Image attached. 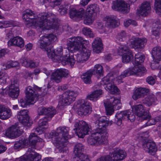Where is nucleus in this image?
Segmentation results:
<instances>
[{
	"instance_id": "864d4df0",
	"label": "nucleus",
	"mask_w": 161,
	"mask_h": 161,
	"mask_svg": "<svg viewBox=\"0 0 161 161\" xmlns=\"http://www.w3.org/2000/svg\"><path fill=\"white\" fill-rule=\"evenodd\" d=\"M9 89L18 90L19 89V83L17 78H14L12 80Z\"/></svg>"
},
{
	"instance_id": "7c9ffc66",
	"label": "nucleus",
	"mask_w": 161,
	"mask_h": 161,
	"mask_svg": "<svg viewBox=\"0 0 161 161\" xmlns=\"http://www.w3.org/2000/svg\"><path fill=\"white\" fill-rule=\"evenodd\" d=\"M36 134V133H32L30 134L29 137V142L30 144L29 148H31L33 150H34L33 149L35 148V145L39 140Z\"/></svg>"
},
{
	"instance_id": "2f4dec72",
	"label": "nucleus",
	"mask_w": 161,
	"mask_h": 161,
	"mask_svg": "<svg viewBox=\"0 0 161 161\" xmlns=\"http://www.w3.org/2000/svg\"><path fill=\"white\" fill-rule=\"evenodd\" d=\"M84 151L83 145L80 143H78L75 145L74 150V153L75 157L80 156L82 155H85L83 153Z\"/></svg>"
},
{
	"instance_id": "6ab92c4d",
	"label": "nucleus",
	"mask_w": 161,
	"mask_h": 161,
	"mask_svg": "<svg viewBox=\"0 0 161 161\" xmlns=\"http://www.w3.org/2000/svg\"><path fill=\"white\" fill-rule=\"evenodd\" d=\"M97 123L98 126V127L96 129H99L102 130H104L107 133L106 138L108 136V134L107 130L106 127L108 125H111L112 124L111 121L107 120L105 117H103L100 118L97 121Z\"/></svg>"
},
{
	"instance_id": "a19ab883",
	"label": "nucleus",
	"mask_w": 161,
	"mask_h": 161,
	"mask_svg": "<svg viewBox=\"0 0 161 161\" xmlns=\"http://www.w3.org/2000/svg\"><path fill=\"white\" fill-rule=\"evenodd\" d=\"M28 143V141L25 139H22L16 142L14 144V148L15 150L21 149L26 145Z\"/></svg>"
},
{
	"instance_id": "f3484780",
	"label": "nucleus",
	"mask_w": 161,
	"mask_h": 161,
	"mask_svg": "<svg viewBox=\"0 0 161 161\" xmlns=\"http://www.w3.org/2000/svg\"><path fill=\"white\" fill-rule=\"evenodd\" d=\"M38 16H36L34 12L30 9H27L23 12L22 18L26 22V24L33 23L36 21L38 19Z\"/></svg>"
},
{
	"instance_id": "a878e982",
	"label": "nucleus",
	"mask_w": 161,
	"mask_h": 161,
	"mask_svg": "<svg viewBox=\"0 0 161 161\" xmlns=\"http://www.w3.org/2000/svg\"><path fill=\"white\" fill-rule=\"evenodd\" d=\"M92 47L94 52L97 53H100L103 49L101 39L99 37L95 38L92 43Z\"/></svg>"
},
{
	"instance_id": "412c9836",
	"label": "nucleus",
	"mask_w": 161,
	"mask_h": 161,
	"mask_svg": "<svg viewBox=\"0 0 161 161\" xmlns=\"http://www.w3.org/2000/svg\"><path fill=\"white\" fill-rule=\"evenodd\" d=\"M149 90L148 89L140 87L135 90L132 96L133 98L136 100L138 98L144 97L149 93Z\"/></svg>"
},
{
	"instance_id": "bb28decb",
	"label": "nucleus",
	"mask_w": 161,
	"mask_h": 161,
	"mask_svg": "<svg viewBox=\"0 0 161 161\" xmlns=\"http://www.w3.org/2000/svg\"><path fill=\"white\" fill-rule=\"evenodd\" d=\"M151 9L150 3L148 2H146L142 4L139 13L142 16H146L150 13Z\"/></svg>"
},
{
	"instance_id": "f704fd0d",
	"label": "nucleus",
	"mask_w": 161,
	"mask_h": 161,
	"mask_svg": "<svg viewBox=\"0 0 161 161\" xmlns=\"http://www.w3.org/2000/svg\"><path fill=\"white\" fill-rule=\"evenodd\" d=\"M93 73V70H90L84 73L81 75V78L85 83L90 84L91 83V77Z\"/></svg>"
},
{
	"instance_id": "a211bd4d",
	"label": "nucleus",
	"mask_w": 161,
	"mask_h": 161,
	"mask_svg": "<svg viewBox=\"0 0 161 161\" xmlns=\"http://www.w3.org/2000/svg\"><path fill=\"white\" fill-rule=\"evenodd\" d=\"M142 146L146 152L150 154L155 152L157 150L155 143L147 139L143 140Z\"/></svg>"
},
{
	"instance_id": "c756f323",
	"label": "nucleus",
	"mask_w": 161,
	"mask_h": 161,
	"mask_svg": "<svg viewBox=\"0 0 161 161\" xmlns=\"http://www.w3.org/2000/svg\"><path fill=\"white\" fill-rule=\"evenodd\" d=\"M82 39L85 41L84 43H80V48L79 49L80 50H77L76 51H78L80 54L82 55V56L84 57L85 59L86 60H87L89 58L90 55V53L89 50L87 49L83 45V44H86L87 42V40L84 39L82 38Z\"/></svg>"
},
{
	"instance_id": "ea45409f",
	"label": "nucleus",
	"mask_w": 161,
	"mask_h": 161,
	"mask_svg": "<svg viewBox=\"0 0 161 161\" xmlns=\"http://www.w3.org/2000/svg\"><path fill=\"white\" fill-rule=\"evenodd\" d=\"M69 11V14L70 17L72 19L75 17H81L84 13L83 10H81V11H80L74 8L70 9Z\"/></svg>"
},
{
	"instance_id": "052dcab7",
	"label": "nucleus",
	"mask_w": 161,
	"mask_h": 161,
	"mask_svg": "<svg viewBox=\"0 0 161 161\" xmlns=\"http://www.w3.org/2000/svg\"><path fill=\"white\" fill-rule=\"evenodd\" d=\"M104 104L106 108L107 115H111L114 112V108L111 106H109V105L107 103H104Z\"/></svg>"
},
{
	"instance_id": "9d476101",
	"label": "nucleus",
	"mask_w": 161,
	"mask_h": 161,
	"mask_svg": "<svg viewBox=\"0 0 161 161\" xmlns=\"http://www.w3.org/2000/svg\"><path fill=\"white\" fill-rule=\"evenodd\" d=\"M41 156L39 153L29 148L26 153L19 158L16 159L17 161H40Z\"/></svg>"
},
{
	"instance_id": "39448f33",
	"label": "nucleus",
	"mask_w": 161,
	"mask_h": 161,
	"mask_svg": "<svg viewBox=\"0 0 161 161\" xmlns=\"http://www.w3.org/2000/svg\"><path fill=\"white\" fill-rule=\"evenodd\" d=\"M37 113L39 115H46L43 118L40 119L38 122L39 126H43L46 125L47 121L56 114V111L53 107L46 108L42 107L38 108Z\"/></svg>"
},
{
	"instance_id": "7ed1b4c3",
	"label": "nucleus",
	"mask_w": 161,
	"mask_h": 161,
	"mask_svg": "<svg viewBox=\"0 0 161 161\" xmlns=\"http://www.w3.org/2000/svg\"><path fill=\"white\" fill-rule=\"evenodd\" d=\"M69 128L66 127H60L56 131L51 133L52 140L55 142L57 148L60 153L64 152V148L68 144V132Z\"/></svg>"
},
{
	"instance_id": "6e6d98bb",
	"label": "nucleus",
	"mask_w": 161,
	"mask_h": 161,
	"mask_svg": "<svg viewBox=\"0 0 161 161\" xmlns=\"http://www.w3.org/2000/svg\"><path fill=\"white\" fill-rule=\"evenodd\" d=\"M19 93V90L9 89L8 95L13 98H17Z\"/></svg>"
},
{
	"instance_id": "393cba45",
	"label": "nucleus",
	"mask_w": 161,
	"mask_h": 161,
	"mask_svg": "<svg viewBox=\"0 0 161 161\" xmlns=\"http://www.w3.org/2000/svg\"><path fill=\"white\" fill-rule=\"evenodd\" d=\"M12 115L11 110L4 105L0 104V119H6L10 117Z\"/></svg>"
},
{
	"instance_id": "603ef678",
	"label": "nucleus",
	"mask_w": 161,
	"mask_h": 161,
	"mask_svg": "<svg viewBox=\"0 0 161 161\" xmlns=\"http://www.w3.org/2000/svg\"><path fill=\"white\" fill-rule=\"evenodd\" d=\"M73 161H90V160L87 155H82L80 156L74 157Z\"/></svg>"
},
{
	"instance_id": "e2e57ef3",
	"label": "nucleus",
	"mask_w": 161,
	"mask_h": 161,
	"mask_svg": "<svg viewBox=\"0 0 161 161\" xmlns=\"http://www.w3.org/2000/svg\"><path fill=\"white\" fill-rule=\"evenodd\" d=\"M110 78V77L109 75H107L104 77L102 79L101 82V84L105 86L106 85H108V84L113 82V81Z\"/></svg>"
},
{
	"instance_id": "69168bd1",
	"label": "nucleus",
	"mask_w": 161,
	"mask_h": 161,
	"mask_svg": "<svg viewBox=\"0 0 161 161\" xmlns=\"http://www.w3.org/2000/svg\"><path fill=\"white\" fill-rule=\"evenodd\" d=\"M30 60L28 59L23 58L20 60V62L23 66L26 67H29L30 64Z\"/></svg>"
},
{
	"instance_id": "a18cd8bd",
	"label": "nucleus",
	"mask_w": 161,
	"mask_h": 161,
	"mask_svg": "<svg viewBox=\"0 0 161 161\" xmlns=\"http://www.w3.org/2000/svg\"><path fill=\"white\" fill-rule=\"evenodd\" d=\"M130 50L128 47L125 45H122L118 48L117 53L119 55L122 56Z\"/></svg>"
},
{
	"instance_id": "4c0bfd02",
	"label": "nucleus",
	"mask_w": 161,
	"mask_h": 161,
	"mask_svg": "<svg viewBox=\"0 0 161 161\" xmlns=\"http://www.w3.org/2000/svg\"><path fill=\"white\" fill-rule=\"evenodd\" d=\"M86 11L88 13L95 16L99 12V8L97 4H91L88 6Z\"/></svg>"
},
{
	"instance_id": "3c124183",
	"label": "nucleus",
	"mask_w": 161,
	"mask_h": 161,
	"mask_svg": "<svg viewBox=\"0 0 161 161\" xmlns=\"http://www.w3.org/2000/svg\"><path fill=\"white\" fill-rule=\"evenodd\" d=\"M28 111L26 110H23L20 111L19 113L18 118L19 121H23V119L27 117L29 115L28 114Z\"/></svg>"
},
{
	"instance_id": "f8f14e48",
	"label": "nucleus",
	"mask_w": 161,
	"mask_h": 161,
	"mask_svg": "<svg viewBox=\"0 0 161 161\" xmlns=\"http://www.w3.org/2000/svg\"><path fill=\"white\" fill-rule=\"evenodd\" d=\"M56 38V36L52 34H50L47 36H43L41 37L38 42L40 48L42 49H44L47 51L48 55V52L51 50L47 47L49 46L52 41Z\"/></svg>"
},
{
	"instance_id": "473e14b6",
	"label": "nucleus",
	"mask_w": 161,
	"mask_h": 161,
	"mask_svg": "<svg viewBox=\"0 0 161 161\" xmlns=\"http://www.w3.org/2000/svg\"><path fill=\"white\" fill-rule=\"evenodd\" d=\"M102 94V91L97 90L94 91L90 94L86 96V99L93 101H97L100 97V96Z\"/></svg>"
},
{
	"instance_id": "bf43d9fd",
	"label": "nucleus",
	"mask_w": 161,
	"mask_h": 161,
	"mask_svg": "<svg viewBox=\"0 0 161 161\" xmlns=\"http://www.w3.org/2000/svg\"><path fill=\"white\" fill-rule=\"evenodd\" d=\"M8 78L6 74L3 73L2 72L0 71V83L4 84L6 83Z\"/></svg>"
},
{
	"instance_id": "f03ea898",
	"label": "nucleus",
	"mask_w": 161,
	"mask_h": 161,
	"mask_svg": "<svg viewBox=\"0 0 161 161\" xmlns=\"http://www.w3.org/2000/svg\"><path fill=\"white\" fill-rule=\"evenodd\" d=\"M38 18L37 20L36 21V25L43 29L57 30L59 27L58 18L53 14L41 13L38 14Z\"/></svg>"
},
{
	"instance_id": "f257e3e1",
	"label": "nucleus",
	"mask_w": 161,
	"mask_h": 161,
	"mask_svg": "<svg viewBox=\"0 0 161 161\" xmlns=\"http://www.w3.org/2000/svg\"><path fill=\"white\" fill-rule=\"evenodd\" d=\"M69 43L67 44V48H63L60 46L54 50H50L48 52V56L54 62L61 63L63 65L69 64L71 66L74 65L75 60L72 56H70L69 51L75 52L80 50V43H84L85 41L81 37H72L68 39Z\"/></svg>"
},
{
	"instance_id": "13d9d810",
	"label": "nucleus",
	"mask_w": 161,
	"mask_h": 161,
	"mask_svg": "<svg viewBox=\"0 0 161 161\" xmlns=\"http://www.w3.org/2000/svg\"><path fill=\"white\" fill-rule=\"evenodd\" d=\"M24 125L30 127L32 124V121L30 119L29 116L23 119V121H19Z\"/></svg>"
},
{
	"instance_id": "5fc2aeb1",
	"label": "nucleus",
	"mask_w": 161,
	"mask_h": 161,
	"mask_svg": "<svg viewBox=\"0 0 161 161\" xmlns=\"http://www.w3.org/2000/svg\"><path fill=\"white\" fill-rule=\"evenodd\" d=\"M82 32L84 34L89 36L91 38H93L94 36V34L90 28L84 27L82 29Z\"/></svg>"
},
{
	"instance_id": "1a4fd4ad",
	"label": "nucleus",
	"mask_w": 161,
	"mask_h": 161,
	"mask_svg": "<svg viewBox=\"0 0 161 161\" xmlns=\"http://www.w3.org/2000/svg\"><path fill=\"white\" fill-rule=\"evenodd\" d=\"M115 117V121L116 122L117 124L119 126L121 124L122 120L125 119L133 122L134 121L135 119V115L130 110L118 112Z\"/></svg>"
},
{
	"instance_id": "c9c22d12",
	"label": "nucleus",
	"mask_w": 161,
	"mask_h": 161,
	"mask_svg": "<svg viewBox=\"0 0 161 161\" xmlns=\"http://www.w3.org/2000/svg\"><path fill=\"white\" fill-rule=\"evenodd\" d=\"M104 87L106 90L112 94H117L119 91V90L118 88L114 86L113 82L108 84Z\"/></svg>"
},
{
	"instance_id": "5701e85b",
	"label": "nucleus",
	"mask_w": 161,
	"mask_h": 161,
	"mask_svg": "<svg viewBox=\"0 0 161 161\" xmlns=\"http://www.w3.org/2000/svg\"><path fill=\"white\" fill-rule=\"evenodd\" d=\"M147 41V39L145 38H136L131 42V44L133 48L135 49H142L144 47L145 44Z\"/></svg>"
},
{
	"instance_id": "72a5a7b5",
	"label": "nucleus",
	"mask_w": 161,
	"mask_h": 161,
	"mask_svg": "<svg viewBox=\"0 0 161 161\" xmlns=\"http://www.w3.org/2000/svg\"><path fill=\"white\" fill-rule=\"evenodd\" d=\"M107 103L111 106L116 110H119L121 107V104L120 101L118 99L114 97H112Z\"/></svg>"
},
{
	"instance_id": "e433bc0d",
	"label": "nucleus",
	"mask_w": 161,
	"mask_h": 161,
	"mask_svg": "<svg viewBox=\"0 0 161 161\" xmlns=\"http://www.w3.org/2000/svg\"><path fill=\"white\" fill-rule=\"evenodd\" d=\"M156 100L157 99L155 97L154 95H150L143 99L142 102L144 104H146L149 107L152 104H154Z\"/></svg>"
},
{
	"instance_id": "58836bf2",
	"label": "nucleus",
	"mask_w": 161,
	"mask_h": 161,
	"mask_svg": "<svg viewBox=\"0 0 161 161\" xmlns=\"http://www.w3.org/2000/svg\"><path fill=\"white\" fill-rule=\"evenodd\" d=\"M133 58V54L132 51L130 50L122 56V61L124 63H128L132 61Z\"/></svg>"
},
{
	"instance_id": "680f3d73",
	"label": "nucleus",
	"mask_w": 161,
	"mask_h": 161,
	"mask_svg": "<svg viewBox=\"0 0 161 161\" xmlns=\"http://www.w3.org/2000/svg\"><path fill=\"white\" fill-rule=\"evenodd\" d=\"M130 71L129 70V68L128 69H127L123 72L119 76H118V78L119 80H122L123 78L125 77L132 75Z\"/></svg>"
},
{
	"instance_id": "49530a36",
	"label": "nucleus",
	"mask_w": 161,
	"mask_h": 161,
	"mask_svg": "<svg viewBox=\"0 0 161 161\" xmlns=\"http://www.w3.org/2000/svg\"><path fill=\"white\" fill-rule=\"evenodd\" d=\"M95 16L88 13L84 17V23L86 25L92 24L94 18Z\"/></svg>"
},
{
	"instance_id": "c03bdc74",
	"label": "nucleus",
	"mask_w": 161,
	"mask_h": 161,
	"mask_svg": "<svg viewBox=\"0 0 161 161\" xmlns=\"http://www.w3.org/2000/svg\"><path fill=\"white\" fill-rule=\"evenodd\" d=\"M3 69H7L12 67L18 66L19 64L18 62L11 61L7 62V64L3 63Z\"/></svg>"
},
{
	"instance_id": "cd10ccee",
	"label": "nucleus",
	"mask_w": 161,
	"mask_h": 161,
	"mask_svg": "<svg viewBox=\"0 0 161 161\" xmlns=\"http://www.w3.org/2000/svg\"><path fill=\"white\" fill-rule=\"evenodd\" d=\"M104 19L106 21L107 25L112 28L116 27L119 24L118 20L115 16H106Z\"/></svg>"
},
{
	"instance_id": "37998d69",
	"label": "nucleus",
	"mask_w": 161,
	"mask_h": 161,
	"mask_svg": "<svg viewBox=\"0 0 161 161\" xmlns=\"http://www.w3.org/2000/svg\"><path fill=\"white\" fill-rule=\"evenodd\" d=\"M126 34L125 32L122 31L119 33L116 37V41L119 44L125 40Z\"/></svg>"
},
{
	"instance_id": "2eb2a0df",
	"label": "nucleus",
	"mask_w": 161,
	"mask_h": 161,
	"mask_svg": "<svg viewBox=\"0 0 161 161\" xmlns=\"http://www.w3.org/2000/svg\"><path fill=\"white\" fill-rule=\"evenodd\" d=\"M69 75V71L66 69H57L52 73L51 79L57 83H59L61 81L62 77L67 78L68 77Z\"/></svg>"
},
{
	"instance_id": "4d7b16f0",
	"label": "nucleus",
	"mask_w": 161,
	"mask_h": 161,
	"mask_svg": "<svg viewBox=\"0 0 161 161\" xmlns=\"http://www.w3.org/2000/svg\"><path fill=\"white\" fill-rule=\"evenodd\" d=\"M103 67L100 64H97L94 68L93 71H95L96 73L100 76H103Z\"/></svg>"
},
{
	"instance_id": "09e8293b",
	"label": "nucleus",
	"mask_w": 161,
	"mask_h": 161,
	"mask_svg": "<svg viewBox=\"0 0 161 161\" xmlns=\"http://www.w3.org/2000/svg\"><path fill=\"white\" fill-rule=\"evenodd\" d=\"M154 8L156 13L161 16V0H155Z\"/></svg>"
},
{
	"instance_id": "338daca9",
	"label": "nucleus",
	"mask_w": 161,
	"mask_h": 161,
	"mask_svg": "<svg viewBox=\"0 0 161 161\" xmlns=\"http://www.w3.org/2000/svg\"><path fill=\"white\" fill-rule=\"evenodd\" d=\"M160 29L161 28H153V30L152 31V34L157 38H158L159 37Z\"/></svg>"
},
{
	"instance_id": "4468645a",
	"label": "nucleus",
	"mask_w": 161,
	"mask_h": 161,
	"mask_svg": "<svg viewBox=\"0 0 161 161\" xmlns=\"http://www.w3.org/2000/svg\"><path fill=\"white\" fill-rule=\"evenodd\" d=\"M77 104L79 105L78 113L80 116L86 115L89 113L91 109V104L88 101L84 100L78 101Z\"/></svg>"
},
{
	"instance_id": "b1692460",
	"label": "nucleus",
	"mask_w": 161,
	"mask_h": 161,
	"mask_svg": "<svg viewBox=\"0 0 161 161\" xmlns=\"http://www.w3.org/2000/svg\"><path fill=\"white\" fill-rule=\"evenodd\" d=\"M8 44L9 46H14L22 48L24 46V42L22 38L17 36L10 39L8 41Z\"/></svg>"
},
{
	"instance_id": "aec40b11",
	"label": "nucleus",
	"mask_w": 161,
	"mask_h": 161,
	"mask_svg": "<svg viewBox=\"0 0 161 161\" xmlns=\"http://www.w3.org/2000/svg\"><path fill=\"white\" fill-rule=\"evenodd\" d=\"M126 156V153L122 150L114 151L110 155L112 161H119L124 159Z\"/></svg>"
},
{
	"instance_id": "de8ad7c7",
	"label": "nucleus",
	"mask_w": 161,
	"mask_h": 161,
	"mask_svg": "<svg viewBox=\"0 0 161 161\" xmlns=\"http://www.w3.org/2000/svg\"><path fill=\"white\" fill-rule=\"evenodd\" d=\"M61 0H44V3H48L49 5L52 7H54L60 4Z\"/></svg>"
},
{
	"instance_id": "0eeeda50",
	"label": "nucleus",
	"mask_w": 161,
	"mask_h": 161,
	"mask_svg": "<svg viewBox=\"0 0 161 161\" xmlns=\"http://www.w3.org/2000/svg\"><path fill=\"white\" fill-rule=\"evenodd\" d=\"M74 130L79 137L83 138L89 134L90 128L88 124L85 121L81 120L75 122L74 124Z\"/></svg>"
},
{
	"instance_id": "dca6fc26",
	"label": "nucleus",
	"mask_w": 161,
	"mask_h": 161,
	"mask_svg": "<svg viewBox=\"0 0 161 161\" xmlns=\"http://www.w3.org/2000/svg\"><path fill=\"white\" fill-rule=\"evenodd\" d=\"M19 128L18 125L16 123L12 125L6 131V136L12 139L19 136L21 134L22 131L19 130Z\"/></svg>"
},
{
	"instance_id": "8fccbe9b",
	"label": "nucleus",
	"mask_w": 161,
	"mask_h": 161,
	"mask_svg": "<svg viewBox=\"0 0 161 161\" xmlns=\"http://www.w3.org/2000/svg\"><path fill=\"white\" fill-rule=\"evenodd\" d=\"M70 8V6L69 4L62 5L59 6L58 11L61 15H64L67 13V10Z\"/></svg>"
},
{
	"instance_id": "0e129e2a",
	"label": "nucleus",
	"mask_w": 161,
	"mask_h": 161,
	"mask_svg": "<svg viewBox=\"0 0 161 161\" xmlns=\"http://www.w3.org/2000/svg\"><path fill=\"white\" fill-rule=\"evenodd\" d=\"M155 79L156 77L155 76H149L147 77L146 80L148 84L153 85L154 84L155 82Z\"/></svg>"
},
{
	"instance_id": "4be33fe9",
	"label": "nucleus",
	"mask_w": 161,
	"mask_h": 161,
	"mask_svg": "<svg viewBox=\"0 0 161 161\" xmlns=\"http://www.w3.org/2000/svg\"><path fill=\"white\" fill-rule=\"evenodd\" d=\"M132 75L141 76L146 72V69L142 65L134 64V66L129 68Z\"/></svg>"
},
{
	"instance_id": "79ce46f5",
	"label": "nucleus",
	"mask_w": 161,
	"mask_h": 161,
	"mask_svg": "<svg viewBox=\"0 0 161 161\" xmlns=\"http://www.w3.org/2000/svg\"><path fill=\"white\" fill-rule=\"evenodd\" d=\"M145 59V57L143 54L137 53L135 57L134 64L141 65Z\"/></svg>"
},
{
	"instance_id": "ddd939ff",
	"label": "nucleus",
	"mask_w": 161,
	"mask_h": 161,
	"mask_svg": "<svg viewBox=\"0 0 161 161\" xmlns=\"http://www.w3.org/2000/svg\"><path fill=\"white\" fill-rule=\"evenodd\" d=\"M132 112L135 113L136 115L139 117V119L142 121L143 119H149L150 115L148 112L144 109L142 104H138L133 105L132 107Z\"/></svg>"
},
{
	"instance_id": "423d86ee",
	"label": "nucleus",
	"mask_w": 161,
	"mask_h": 161,
	"mask_svg": "<svg viewBox=\"0 0 161 161\" xmlns=\"http://www.w3.org/2000/svg\"><path fill=\"white\" fill-rule=\"evenodd\" d=\"M25 94L26 99L25 98L21 99L19 102L22 107H25L29 104H33L36 101L38 97L35 88L31 86H28L26 89Z\"/></svg>"
},
{
	"instance_id": "774afa93",
	"label": "nucleus",
	"mask_w": 161,
	"mask_h": 161,
	"mask_svg": "<svg viewBox=\"0 0 161 161\" xmlns=\"http://www.w3.org/2000/svg\"><path fill=\"white\" fill-rule=\"evenodd\" d=\"M110 158V155H107L101 157L96 161H112Z\"/></svg>"
},
{
	"instance_id": "c85d7f7f",
	"label": "nucleus",
	"mask_w": 161,
	"mask_h": 161,
	"mask_svg": "<svg viewBox=\"0 0 161 161\" xmlns=\"http://www.w3.org/2000/svg\"><path fill=\"white\" fill-rule=\"evenodd\" d=\"M152 55L154 62L157 64L161 60V48L159 46H157L153 48Z\"/></svg>"
},
{
	"instance_id": "6e6552de",
	"label": "nucleus",
	"mask_w": 161,
	"mask_h": 161,
	"mask_svg": "<svg viewBox=\"0 0 161 161\" xmlns=\"http://www.w3.org/2000/svg\"><path fill=\"white\" fill-rule=\"evenodd\" d=\"M78 94L77 91H67L60 96L59 104L61 106L69 105L75 100Z\"/></svg>"
},
{
	"instance_id": "20e7f679",
	"label": "nucleus",
	"mask_w": 161,
	"mask_h": 161,
	"mask_svg": "<svg viewBox=\"0 0 161 161\" xmlns=\"http://www.w3.org/2000/svg\"><path fill=\"white\" fill-rule=\"evenodd\" d=\"M107 133L104 130L96 129L88 138V143L92 146H98L104 143L107 139Z\"/></svg>"
},
{
	"instance_id": "9b49d317",
	"label": "nucleus",
	"mask_w": 161,
	"mask_h": 161,
	"mask_svg": "<svg viewBox=\"0 0 161 161\" xmlns=\"http://www.w3.org/2000/svg\"><path fill=\"white\" fill-rule=\"evenodd\" d=\"M112 8L113 10L119 11L124 14L128 13L130 10V5L122 0L113 1Z\"/></svg>"
}]
</instances>
